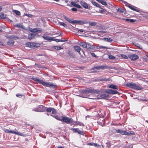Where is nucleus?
I'll use <instances>...</instances> for the list:
<instances>
[{
	"mask_svg": "<svg viewBox=\"0 0 148 148\" xmlns=\"http://www.w3.org/2000/svg\"><path fill=\"white\" fill-rule=\"evenodd\" d=\"M99 91L97 90H95L90 88H86L85 90L82 89L80 90V95L79 96L83 98H87V94L90 93L91 94H95L96 93H98Z\"/></svg>",
	"mask_w": 148,
	"mask_h": 148,
	"instance_id": "1",
	"label": "nucleus"
},
{
	"mask_svg": "<svg viewBox=\"0 0 148 148\" xmlns=\"http://www.w3.org/2000/svg\"><path fill=\"white\" fill-rule=\"evenodd\" d=\"M32 79L36 82L37 83L41 84L45 86L53 88L57 87V85L53 84L52 83L45 82L43 80L39 79L38 77H32Z\"/></svg>",
	"mask_w": 148,
	"mask_h": 148,
	"instance_id": "2",
	"label": "nucleus"
},
{
	"mask_svg": "<svg viewBox=\"0 0 148 148\" xmlns=\"http://www.w3.org/2000/svg\"><path fill=\"white\" fill-rule=\"evenodd\" d=\"M126 86L130 88L137 90H140L142 89L140 86L134 83H127L126 84Z\"/></svg>",
	"mask_w": 148,
	"mask_h": 148,
	"instance_id": "3",
	"label": "nucleus"
},
{
	"mask_svg": "<svg viewBox=\"0 0 148 148\" xmlns=\"http://www.w3.org/2000/svg\"><path fill=\"white\" fill-rule=\"evenodd\" d=\"M3 130L6 133H12L13 134H14L16 135H18L21 136H25V134H22L21 133L18 132H15L14 131H12L11 130H9L8 129L4 128L3 129Z\"/></svg>",
	"mask_w": 148,
	"mask_h": 148,
	"instance_id": "4",
	"label": "nucleus"
},
{
	"mask_svg": "<svg viewBox=\"0 0 148 148\" xmlns=\"http://www.w3.org/2000/svg\"><path fill=\"white\" fill-rule=\"evenodd\" d=\"M46 108V107L43 106L42 105H40L38 106L36 108H34L33 110L37 112H44L45 111Z\"/></svg>",
	"mask_w": 148,
	"mask_h": 148,
	"instance_id": "5",
	"label": "nucleus"
},
{
	"mask_svg": "<svg viewBox=\"0 0 148 148\" xmlns=\"http://www.w3.org/2000/svg\"><path fill=\"white\" fill-rule=\"evenodd\" d=\"M80 46L83 48H86L89 50L93 48V47L92 45L86 42H81V43Z\"/></svg>",
	"mask_w": 148,
	"mask_h": 148,
	"instance_id": "6",
	"label": "nucleus"
},
{
	"mask_svg": "<svg viewBox=\"0 0 148 148\" xmlns=\"http://www.w3.org/2000/svg\"><path fill=\"white\" fill-rule=\"evenodd\" d=\"M61 121L67 123H73V120L72 118H70L65 116H64L62 119Z\"/></svg>",
	"mask_w": 148,
	"mask_h": 148,
	"instance_id": "7",
	"label": "nucleus"
},
{
	"mask_svg": "<svg viewBox=\"0 0 148 148\" xmlns=\"http://www.w3.org/2000/svg\"><path fill=\"white\" fill-rule=\"evenodd\" d=\"M71 130L72 131L75 133H77L78 134H81V135L84 136L85 133L83 131H81L78 128L71 129Z\"/></svg>",
	"mask_w": 148,
	"mask_h": 148,
	"instance_id": "8",
	"label": "nucleus"
},
{
	"mask_svg": "<svg viewBox=\"0 0 148 148\" xmlns=\"http://www.w3.org/2000/svg\"><path fill=\"white\" fill-rule=\"evenodd\" d=\"M26 46L27 47H28L31 48H35L37 47H39L40 45L39 44H37L35 43H27L26 44Z\"/></svg>",
	"mask_w": 148,
	"mask_h": 148,
	"instance_id": "9",
	"label": "nucleus"
},
{
	"mask_svg": "<svg viewBox=\"0 0 148 148\" xmlns=\"http://www.w3.org/2000/svg\"><path fill=\"white\" fill-rule=\"evenodd\" d=\"M45 111H46L47 112H52L51 114H55L57 113V111L56 110L51 107H47Z\"/></svg>",
	"mask_w": 148,
	"mask_h": 148,
	"instance_id": "10",
	"label": "nucleus"
},
{
	"mask_svg": "<svg viewBox=\"0 0 148 148\" xmlns=\"http://www.w3.org/2000/svg\"><path fill=\"white\" fill-rule=\"evenodd\" d=\"M129 58L132 60L134 61L138 58V56L136 54H130L128 55Z\"/></svg>",
	"mask_w": 148,
	"mask_h": 148,
	"instance_id": "11",
	"label": "nucleus"
},
{
	"mask_svg": "<svg viewBox=\"0 0 148 148\" xmlns=\"http://www.w3.org/2000/svg\"><path fill=\"white\" fill-rule=\"evenodd\" d=\"M114 132L115 133H119L122 135H125V131L122 129H114Z\"/></svg>",
	"mask_w": 148,
	"mask_h": 148,
	"instance_id": "12",
	"label": "nucleus"
},
{
	"mask_svg": "<svg viewBox=\"0 0 148 148\" xmlns=\"http://www.w3.org/2000/svg\"><path fill=\"white\" fill-rule=\"evenodd\" d=\"M64 116L62 114L55 115L54 117L57 120L61 121Z\"/></svg>",
	"mask_w": 148,
	"mask_h": 148,
	"instance_id": "13",
	"label": "nucleus"
},
{
	"mask_svg": "<svg viewBox=\"0 0 148 148\" xmlns=\"http://www.w3.org/2000/svg\"><path fill=\"white\" fill-rule=\"evenodd\" d=\"M108 93L111 94H116L119 93L116 90L109 89L108 91Z\"/></svg>",
	"mask_w": 148,
	"mask_h": 148,
	"instance_id": "14",
	"label": "nucleus"
},
{
	"mask_svg": "<svg viewBox=\"0 0 148 148\" xmlns=\"http://www.w3.org/2000/svg\"><path fill=\"white\" fill-rule=\"evenodd\" d=\"M125 135H134L135 133L133 131L128 130V132L125 131Z\"/></svg>",
	"mask_w": 148,
	"mask_h": 148,
	"instance_id": "15",
	"label": "nucleus"
},
{
	"mask_svg": "<svg viewBox=\"0 0 148 148\" xmlns=\"http://www.w3.org/2000/svg\"><path fill=\"white\" fill-rule=\"evenodd\" d=\"M75 23L79 25H82L83 24H85L86 22L85 21L81 20H74V23H73V24Z\"/></svg>",
	"mask_w": 148,
	"mask_h": 148,
	"instance_id": "16",
	"label": "nucleus"
},
{
	"mask_svg": "<svg viewBox=\"0 0 148 148\" xmlns=\"http://www.w3.org/2000/svg\"><path fill=\"white\" fill-rule=\"evenodd\" d=\"M72 124L73 125H78L80 126H84V124L81 122L79 121H73Z\"/></svg>",
	"mask_w": 148,
	"mask_h": 148,
	"instance_id": "17",
	"label": "nucleus"
},
{
	"mask_svg": "<svg viewBox=\"0 0 148 148\" xmlns=\"http://www.w3.org/2000/svg\"><path fill=\"white\" fill-rule=\"evenodd\" d=\"M108 93H104L100 95V97L102 99H107L108 98Z\"/></svg>",
	"mask_w": 148,
	"mask_h": 148,
	"instance_id": "18",
	"label": "nucleus"
},
{
	"mask_svg": "<svg viewBox=\"0 0 148 148\" xmlns=\"http://www.w3.org/2000/svg\"><path fill=\"white\" fill-rule=\"evenodd\" d=\"M81 5L86 9H88V6L87 3L84 1H82L80 2Z\"/></svg>",
	"mask_w": 148,
	"mask_h": 148,
	"instance_id": "19",
	"label": "nucleus"
},
{
	"mask_svg": "<svg viewBox=\"0 0 148 148\" xmlns=\"http://www.w3.org/2000/svg\"><path fill=\"white\" fill-rule=\"evenodd\" d=\"M127 6L129 8L133 10L138 12H139V10L137 9H136V8H137L136 7L131 6L130 5H129Z\"/></svg>",
	"mask_w": 148,
	"mask_h": 148,
	"instance_id": "20",
	"label": "nucleus"
},
{
	"mask_svg": "<svg viewBox=\"0 0 148 148\" xmlns=\"http://www.w3.org/2000/svg\"><path fill=\"white\" fill-rule=\"evenodd\" d=\"M73 48L76 51H77L80 54L81 48L79 46H73Z\"/></svg>",
	"mask_w": 148,
	"mask_h": 148,
	"instance_id": "21",
	"label": "nucleus"
},
{
	"mask_svg": "<svg viewBox=\"0 0 148 148\" xmlns=\"http://www.w3.org/2000/svg\"><path fill=\"white\" fill-rule=\"evenodd\" d=\"M109 87L110 88H113L118 90L119 89V87L116 85L112 84L109 86Z\"/></svg>",
	"mask_w": 148,
	"mask_h": 148,
	"instance_id": "22",
	"label": "nucleus"
},
{
	"mask_svg": "<svg viewBox=\"0 0 148 148\" xmlns=\"http://www.w3.org/2000/svg\"><path fill=\"white\" fill-rule=\"evenodd\" d=\"M36 35V34L33 33H31L28 35V38L31 39L33 38Z\"/></svg>",
	"mask_w": 148,
	"mask_h": 148,
	"instance_id": "23",
	"label": "nucleus"
},
{
	"mask_svg": "<svg viewBox=\"0 0 148 148\" xmlns=\"http://www.w3.org/2000/svg\"><path fill=\"white\" fill-rule=\"evenodd\" d=\"M42 37L44 39L48 40H52V38L51 37H49L48 36H43Z\"/></svg>",
	"mask_w": 148,
	"mask_h": 148,
	"instance_id": "24",
	"label": "nucleus"
},
{
	"mask_svg": "<svg viewBox=\"0 0 148 148\" xmlns=\"http://www.w3.org/2000/svg\"><path fill=\"white\" fill-rule=\"evenodd\" d=\"M64 17L65 19L70 23L73 24V23H74V20H73L72 19H70L69 18L66 17V16H64Z\"/></svg>",
	"mask_w": 148,
	"mask_h": 148,
	"instance_id": "25",
	"label": "nucleus"
},
{
	"mask_svg": "<svg viewBox=\"0 0 148 148\" xmlns=\"http://www.w3.org/2000/svg\"><path fill=\"white\" fill-rule=\"evenodd\" d=\"M91 2L94 6L99 8H100V4L95 2V1H91Z\"/></svg>",
	"mask_w": 148,
	"mask_h": 148,
	"instance_id": "26",
	"label": "nucleus"
},
{
	"mask_svg": "<svg viewBox=\"0 0 148 148\" xmlns=\"http://www.w3.org/2000/svg\"><path fill=\"white\" fill-rule=\"evenodd\" d=\"M14 41L12 40H9L8 41L7 44L11 46L14 45Z\"/></svg>",
	"mask_w": 148,
	"mask_h": 148,
	"instance_id": "27",
	"label": "nucleus"
},
{
	"mask_svg": "<svg viewBox=\"0 0 148 148\" xmlns=\"http://www.w3.org/2000/svg\"><path fill=\"white\" fill-rule=\"evenodd\" d=\"M125 20L127 22L132 23H133L136 21V20H134L133 19H129L128 18H126V19H125Z\"/></svg>",
	"mask_w": 148,
	"mask_h": 148,
	"instance_id": "28",
	"label": "nucleus"
},
{
	"mask_svg": "<svg viewBox=\"0 0 148 148\" xmlns=\"http://www.w3.org/2000/svg\"><path fill=\"white\" fill-rule=\"evenodd\" d=\"M67 53L71 57L73 58L75 57V56L73 54V52L70 51H68L67 52Z\"/></svg>",
	"mask_w": 148,
	"mask_h": 148,
	"instance_id": "29",
	"label": "nucleus"
},
{
	"mask_svg": "<svg viewBox=\"0 0 148 148\" xmlns=\"http://www.w3.org/2000/svg\"><path fill=\"white\" fill-rule=\"evenodd\" d=\"M103 40L110 42H111L113 40L112 39L109 38H103Z\"/></svg>",
	"mask_w": 148,
	"mask_h": 148,
	"instance_id": "30",
	"label": "nucleus"
},
{
	"mask_svg": "<svg viewBox=\"0 0 148 148\" xmlns=\"http://www.w3.org/2000/svg\"><path fill=\"white\" fill-rule=\"evenodd\" d=\"M54 41H56L57 42H64L67 41L66 40H62L59 39H55L54 40Z\"/></svg>",
	"mask_w": 148,
	"mask_h": 148,
	"instance_id": "31",
	"label": "nucleus"
},
{
	"mask_svg": "<svg viewBox=\"0 0 148 148\" xmlns=\"http://www.w3.org/2000/svg\"><path fill=\"white\" fill-rule=\"evenodd\" d=\"M34 32H41L42 31V29L40 28H36L33 29Z\"/></svg>",
	"mask_w": 148,
	"mask_h": 148,
	"instance_id": "32",
	"label": "nucleus"
},
{
	"mask_svg": "<svg viewBox=\"0 0 148 148\" xmlns=\"http://www.w3.org/2000/svg\"><path fill=\"white\" fill-rule=\"evenodd\" d=\"M13 12L17 15L19 16L21 15L20 12L18 10H14Z\"/></svg>",
	"mask_w": 148,
	"mask_h": 148,
	"instance_id": "33",
	"label": "nucleus"
},
{
	"mask_svg": "<svg viewBox=\"0 0 148 148\" xmlns=\"http://www.w3.org/2000/svg\"><path fill=\"white\" fill-rule=\"evenodd\" d=\"M99 69H104L107 68L106 66L105 65L104 66H99Z\"/></svg>",
	"mask_w": 148,
	"mask_h": 148,
	"instance_id": "34",
	"label": "nucleus"
},
{
	"mask_svg": "<svg viewBox=\"0 0 148 148\" xmlns=\"http://www.w3.org/2000/svg\"><path fill=\"white\" fill-rule=\"evenodd\" d=\"M110 80V78H103L101 79H100V81H107Z\"/></svg>",
	"mask_w": 148,
	"mask_h": 148,
	"instance_id": "35",
	"label": "nucleus"
},
{
	"mask_svg": "<svg viewBox=\"0 0 148 148\" xmlns=\"http://www.w3.org/2000/svg\"><path fill=\"white\" fill-rule=\"evenodd\" d=\"M59 23L60 25H62L65 27H67V25L64 22H60Z\"/></svg>",
	"mask_w": 148,
	"mask_h": 148,
	"instance_id": "36",
	"label": "nucleus"
},
{
	"mask_svg": "<svg viewBox=\"0 0 148 148\" xmlns=\"http://www.w3.org/2000/svg\"><path fill=\"white\" fill-rule=\"evenodd\" d=\"M53 48L57 50H60L61 49H63V48H62L60 46H54Z\"/></svg>",
	"mask_w": 148,
	"mask_h": 148,
	"instance_id": "37",
	"label": "nucleus"
},
{
	"mask_svg": "<svg viewBox=\"0 0 148 148\" xmlns=\"http://www.w3.org/2000/svg\"><path fill=\"white\" fill-rule=\"evenodd\" d=\"M117 11L121 13H123V10L121 8H119L117 9Z\"/></svg>",
	"mask_w": 148,
	"mask_h": 148,
	"instance_id": "38",
	"label": "nucleus"
},
{
	"mask_svg": "<svg viewBox=\"0 0 148 148\" xmlns=\"http://www.w3.org/2000/svg\"><path fill=\"white\" fill-rule=\"evenodd\" d=\"M108 58L110 59H114L115 58V57L112 55H108Z\"/></svg>",
	"mask_w": 148,
	"mask_h": 148,
	"instance_id": "39",
	"label": "nucleus"
},
{
	"mask_svg": "<svg viewBox=\"0 0 148 148\" xmlns=\"http://www.w3.org/2000/svg\"><path fill=\"white\" fill-rule=\"evenodd\" d=\"M121 56H122V57H123V58L125 59H127L128 58V56H126L124 54H121Z\"/></svg>",
	"mask_w": 148,
	"mask_h": 148,
	"instance_id": "40",
	"label": "nucleus"
},
{
	"mask_svg": "<svg viewBox=\"0 0 148 148\" xmlns=\"http://www.w3.org/2000/svg\"><path fill=\"white\" fill-rule=\"evenodd\" d=\"M15 26L17 27L23 28V26L21 24H17L15 25Z\"/></svg>",
	"mask_w": 148,
	"mask_h": 148,
	"instance_id": "41",
	"label": "nucleus"
},
{
	"mask_svg": "<svg viewBox=\"0 0 148 148\" xmlns=\"http://www.w3.org/2000/svg\"><path fill=\"white\" fill-rule=\"evenodd\" d=\"M89 24L91 26H94L96 25V23L93 22H91L89 23Z\"/></svg>",
	"mask_w": 148,
	"mask_h": 148,
	"instance_id": "42",
	"label": "nucleus"
},
{
	"mask_svg": "<svg viewBox=\"0 0 148 148\" xmlns=\"http://www.w3.org/2000/svg\"><path fill=\"white\" fill-rule=\"evenodd\" d=\"M71 4L72 5H73V6L75 7H76L77 4L75 2H71Z\"/></svg>",
	"mask_w": 148,
	"mask_h": 148,
	"instance_id": "43",
	"label": "nucleus"
},
{
	"mask_svg": "<svg viewBox=\"0 0 148 148\" xmlns=\"http://www.w3.org/2000/svg\"><path fill=\"white\" fill-rule=\"evenodd\" d=\"M91 53V56H92L95 57V58H97L98 57L97 56H96L94 53Z\"/></svg>",
	"mask_w": 148,
	"mask_h": 148,
	"instance_id": "44",
	"label": "nucleus"
},
{
	"mask_svg": "<svg viewBox=\"0 0 148 148\" xmlns=\"http://www.w3.org/2000/svg\"><path fill=\"white\" fill-rule=\"evenodd\" d=\"M35 65H36L37 67L38 68H43L42 67V66L40 64H35Z\"/></svg>",
	"mask_w": 148,
	"mask_h": 148,
	"instance_id": "45",
	"label": "nucleus"
},
{
	"mask_svg": "<svg viewBox=\"0 0 148 148\" xmlns=\"http://www.w3.org/2000/svg\"><path fill=\"white\" fill-rule=\"evenodd\" d=\"M94 69H96L97 70H99V66H94L92 68V70H93Z\"/></svg>",
	"mask_w": 148,
	"mask_h": 148,
	"instance_id": "46",
	"label": "nucleus"
},
{
	"mask_svg": "<svg viewBox=\"0 0 148 148\" xmlns=\"http://www.w3.org/2000/svg\"><path fill=\"white\" fill-rule=\"evenodd\" d=\"M25 15L27 16H28V17H32L33 16V15L31 14H25Z\"/></svg>",
	"mask_w": 148,
	"mask_h": 148,
	"instance_id": "47",
	"label": "nucleus"
},
{
	"mask_svg": "<svg viewBox=\"0 0 148 148\" xmlns=\"http://www.w3.org/2000/svg\"><path fill=\"white\" fill-rule=\"evenodd\" d=\"M107 146L108 148L110 147V146H111L110 143V142H107L106 143Z\"/></svg>",
	"mask_w": 148,
	"mask_h": 148,
	"instance_id": "48",
	"label": "nucleus"
},
{
	"mask_svg": "<svg viewBox=\"0 0 148 148\" xmlns=\"http://www.w3.org/2000/svg\"><path fill=\"white\" fill-rule=\"evenodd\" d=\"M94 143L93 142L92 143H88L87 144V145H93Z\"/></svg>",
	"mask_w": 148,
	"mask_h": 148,
	"instance_id": "49",
	"label": "nucleus"
},
{
	"mask_svg": "<svg viewBox=\"0 0 148 148\" xmlns=\"http://www.w3.org/2000/svg\"><path fill=\"white\" fill-rule=\"evenodd\" d=\"M71 10L73 11H75V12H76V11H77V8H73L71 9Z\"/></svg>",
	"mask_w": 148,
	"mask_h": 148,
	"instance_id": "50",
	"label": "nucleus"
},
{
	"mask_svg": "<svg viewBox=\"0 0 148 148\" xmlns=\"http://www.w3.org/2000/svg\"><path fill=\"white\" fill-rule=\"evenodd\" d=\"M99 47L100 48H102V49H106V47H105L103 46H100Z\"/></svg>",
	"mask_w": 148,
	"mask_h": 148,
	"instance_id": "51",
	"label": "nucleus"
},
{
	"mask_svg": "<svg viewBox=\"0 0 148 148\" xmlns=\"http://www.w3.org/2000/svg\"><path fill=\"white\" fill-rule=\"evenodd\" d=\"M93 145L95 146V147L100 146V145H98L97 144L95 143H94Z\"/></svg>",
	"mask_w": 148,
	"mask_h": 148,
	"instance_id": "52",
	"label": "nucleus"
},
{
	"mask_svg": "<svg viewBox=\"0 0 148 148\" xmlns=\"http://www.w3.org/2000/svg\"><path fill=\"white\" fill-rule=\"evenodd\" d=\"M76 7L78 8H80L81 7L79 4H77Z\"/></svg>",
	"mask_w": 148,
	"mask_h": 148,
	"instance_id": "53",
	"label": "nucleus"
},
{
	"mask_svg": "<svg viewBox=\"0 0 148 148\" xmlns=\"http://www.w3.org/2000/svg\"><path fill=\"white\" fill-rule=\"evenodd\" d=\"M0 45H1L2 46L4 45L3 42L1 41H0Z\"/></svg>",
	"mask_w": 148,
	"mask_h": 148,
	"instance_id": "54",
	"label": "nucleus"
},
{
	"mask_svg": "<svg viewBox=\"0 0 148 148\" xmlns=\"http://www.w3.org/2000/svg\"><path fill=\"white\" fill-rule=\"evenodd\" d=\"M16 96L17 97H19L20 96H21V95L19 94H16Z\"/></svg>",
	"mask_w": 148,
	"mask_h": 148,
	"instance_id": "55",
	"label": "nucleus"
},
{
	"mask_svg": "<svg viewBox=\"0 0 148 148\" xmlns=\"http://www.w3.org/2000/svg\"><path fill=\"white\" fill-rule=\"evenodd\" d=\"M2 7L1 6H0V12L1 11V9H2Z\"/></svg>",
	"mask_w": 148,
	"mask_h": 148,
	"instance_id": "56",
	"label": "nucleus"
},
{
	"mask_svg": "<svg viewBox=\"0 0 148 148\" xmlns=\"http://www.w3.org/2000/svg\"><path fill=\"white\" fill-rule=\"evenodd\" d=\"M78 32L80 31V32H83V30H78Z\"/></svg>",
	"mask_w": 148,
	"mask_h": 148,
	"instance_id": "57",
	"label": "nucleus"
},
{
	"mask_svg": "<svg viewBox=\"0 0 148 148\" xmlns=\"http://www.w3.org/2000/svg\"><path fill=\"white\" fill-rule=\"evenodd\" d=\"M58 148H64L60 146V147H59Z\"/></svg>",
	"mask_w": 148,
	"mask_h": 148,
	"instance_id": "58",
	"label": "nucleus"
},
{
	"mask_svg": "<svg viewBox=\"0 0 148 148\" xmlns=\"http://www.w3.org/2000/svg\"><path fill=\"white\" fill-rule=\"evenodd\" d=\"M129 5H130V4H128L127 3V5H126V6L128 7L127 6H128Z\"/></svg>",
	"mask_w": 148,
	"mask_h": 148,
	"instance_id": "59",
	"label": "nucleus"
},
{
	"mask_svg": "<svg viewBox=\"0 0 148 148\" xmlns=\"http://www.w3.org/2000/svg\"><path fill=\"white\" fill-rule=\"evenodd\" d=\"M146 56H147V58H148V55H146Z\"/></svg>",
	"mask_w": 148,
	"mask_h": 148,
	"instance_id": "60",
	"label": "nucleus"
},
{
	"mask_svg": "<svg viewBox=\"0 0 148 148\" xmlns=\"http://www.w3.org/2000/svg\"><path fill=\"white\" fill-rule=\"evenodd\" d=\"M146 71L148 72V70H147Z\"/></svg>",
	"mask_w": 148,
	"mask_h": 148,
	"instance_id": "61",
	"label": "nucleus"
},
{
	"mask_svg": "<svg viewBox=\"0 0 148 148\" xmlns=\"http://www.w3.org/2000/svg\"><path fill=\"white\" fill-rule=\"evenodd\" d=\"M1 31L0 29V32H1Z\"/></svg>",
	"mask_w": 148,
	"mask_h": 148,
	"instance_id": "62",
	"label": "nucleus"
}]
</instances>
